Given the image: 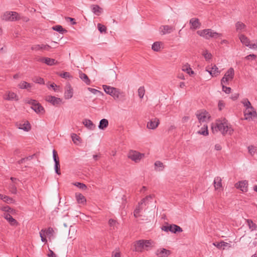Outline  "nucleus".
<instances>
[{
	"mask_svg": "<svg viewBox=\"0 0 257 257\" xmlns=\"http://www.w3.org/2000/svg\"><path fill=\"white\" fill-rule=\"evenodd\" d=\"M211 129L213 134L219 131L223 136L227 134L231 135L233 132L230 124L225 118L223 120H217L215 123L212 124Z\"/></svg>",
	"mask_w": 257,
	"mask_h": 257,
	"instance_id": "nucleus-1",
	"label": "nucleus"
},
{
	"mask_svg": "<svg viewBox=\"0 0 257 257\" xmlns=\"http://www.w3.org/2000/svg\"><path fill=\"white\" fill-rule=\"evenodd\" d=\"M241 103L243 104L246 109L244 112V115H248L246 117L245 119H248L250 117H255L256 116V113L254 109V108L251 106L249 101L247 98H244L241 101Z\"/></svg>",
	"mask_w": 257,
	"mask_h": 257,
	"instance_id": "nucleus-2",
	"label": "nucleus"
},
{
	"mask_svg": "<svg viewBox=\"0 0 257 257\" xmlns=\"http://www.w3.org/2000/svg\"><path fill=\"white\" fill-rule=\"evenodd\" d=\"M25 102L31 105V108L37 113H44L45 109L44 107L37 100L32 99L26 98L25 99Z\"/></svg>",
	"mask_w": 257,
	"mask_h": 257,
	"instance_id": "nucleus-3",
	"label": "nucleus"
},
{
	"mask_svg": "<svg viewBox=\"0 0 257 257\" xmlns=\"http://www.w3.org/2000/svg\"><path fill=\"white\" fill-rule=\"evenodd\" d=\"M197 33L199 36L205 38L206 39H209L211 38L216 39L222 36L221 34L214 32L210 29L198 31Z\"/></svg>",
	"mask_w": 257,
	"mask_h": 257,
	"instance_id": "nucleus-4",
	"label": "nucleus"
},
{
	"mask_svg": "<svg viewBox=\"0 0 257 257\" xmlns=\"http://www.w3.org/2000/svg\"><path fill=\"white\" fill-rule=\"evenodd\" d=\"M2 20L6 21H14L20 19V16L16 12H6L1 17Z\"/></svg>",
	"mask_w": 257,
	"mask_h": 257,
	"instance_id": "nucleus-5",
	"label": "nucleus"
},
{
	"mask_svg": "<svg viewBox=\"0 0 257 257\" xmlns=\"http://www.w3.org/2000/svg\"><path fill=\"white\" fill-rule=\"evenodd\" d=\"M153 198V195H148L145 198H143L141 201V202L139 203L138 206L136 207L134 212V215L136 218L142 216L141 215H140L141 211L143 209V207L141 206V205H142L143 204L146 205L147 203H148V201H149V199H152Z\"/></svg>",
	"mask_w": 257,
	"mask_h": 257,
	"instance_id": "nucleus-6",
	"label": "nucleus"
},
{
	"mask_svg": "<svg viewBox=\"0 0 257 257\" xmlns=\"http://www.w3.org/2000/svg\"><path fill=\"white\" fill-rule=\"evenodd\" d=\"M103 88L104 91L112 96L114 99H117L119 98L120 92L118 89L106 85H103Z\"/></svg>",
	"mask_w": 257,
	"mask_h": 257,
	"instance_id": "nucleus-7",
	"label": "nucleus"
},
{
	"mask_svg": "<svg viewBox=\"0 0 257 257\" xmlns=\"http://www.w3.org/2000/svg\"><path fill=\"white\" fill-rule=\"evenodd\" d=\"M234 75V69L230 68L224 74L221 80V84H228V81L233 79Z\"/></svg>",
	"mask_w": 257,
	"mask_h": 257,
	"instance_id": "nucleus-8",
	"label": "nucleus"
},
{
	"mask_svg": "<svg viewBox=\"0 0 257 257\" xmlns=\"http://www.w3.org/2000/svg\"><path fill=\"white\" fill-rule=\"evenodd\" d=\"M144 156V154L140 153L138 151L130 150L128 153L127 157L132 160L136 163L140 162L141 159Z\"/></svg>",
	"mask_w": 257,
	"mask_h": 257,
	"instance_id": "nucleus-9",
	"label": "nucleus"
},
{
	"mask_svg": "<svg viewBox=\"0 0 257 257\" xmlns=\"http://www.w3.org/2000/svg\"><path fill=\"white\" fill-rule=\"evenodd\" d=\"M162 230L167 232L170 231L174 233L177 232H181L183 231L182 228L176 224L163 226L162 227Z\"/></svg>",
	"mask_w": 257,
	"mask_h": 257,
	"instance_id": "nucleus-10",
	"label": "nucleus"
},
{
	"mask_svg": "<svg viewBox=\"0 0 257 257\" xmlns=\"http://www.w3.org/2000/svg\"><path fill=\"white\" fill-rule=\"evenodd\" d=\"M196 115L200 123L206 122L210 117L209 114L206 111H198Z\"/></svg>",
	"mask_w": 257,
	"mask_h": 257,
	"instance_id": "nucleus-11",
	"label": "nucleus"
},
{
	"mask_svg": "<svg viewBox=\"0 0 257 257\" xmlns=\"http://www.w3.org/2000/svg\"><path fill=\"white\" fill-rule=\"evenodd\" d=\"M206 71H207L212 77H216L220 74V71L218 70V67L215 65H211L206 68Z\"/></svg>",
	"mask_w": 257,
	"mask_h": 257,
	"instance_id": "nucleus-12",
	"label": "nucleus"
},
{
	"mask_svg": "<svg viewBox=\"0 0 257 257\" xmlns=\"http://www.w3.org/2000/svg\"><path fill=\"white\" fill-rule=\"evenodd\" d=\"M45 100L48 102H50L54 106H57V105L61 103L62 101V99L61 98L56 97L55 96L51 95L46 96Z\"/></svg>",
	"mask_w": 257,
	"mask_h": 257,
	"instance_id": "nucleus-13",
	"label": "nucleus"
},
{
	"mask_svg": "<svg viewBox=\"0 0 257 257\" xmlns=\"http://www.w3.org/2000/svg\"><path fill=\"white\" fill-rule=\"evenodd\" d=\"M160 32L161 35H164L166 34H170L175 30V28L173 26L169 25H163L160 27Z\"/></svg>",
	"mask_w": 257,
	"mask_h": 257,
	"instance_id": "nucleus-14",
	"label": "nucleus"
},
{
	"mask_svg": "<svg viewBox=\"0 0 257 257\" xmlns=\"http://www.w3.org/2000/svg\"><path fill=\"white\" fill-rule=\"evenodd\" d=\"M235 186L237 189H240L241 191L246 192L248 190V182L246 180L239 181L235 184Z\"/></svg>",
	"mask_w": 257,
	"mask_h": 257,
	"instance_id": "nucleus-15",
	"label": "nucleus"
},
{
	"mask_svg": "<svg viewBox=\"0 0 257 257\" xmlns=\"http://www.w3.org/2000/svg\"><path fill=\"white\" fill-rule=\"evenodd\" d=\"M39 61L42 63H44L48 66H53L59 63V62L54 59L48 57H42Z\"/></svg>",
	"mask_w": 257,
	"mask_h": 257,
	"instance_id": "nucleus-16",
	"label": "nucleus"
},
{
	"mask_svg": "<svg viewBox=\"0 0 257 257\" xmlns=\"http://www.w3.org/2000/svg\"><path fill=\"white\" fill-rule=\"evenodd\" d=\"M160 123L159 119L156 117L151 119L147 123V127L149 129L156 128Z\"/></svg>",
	"mask_w": 257,
	"mask_h": 257,
	"instance_id": "nucleus-17",
	"label": "nucleus"
},
{
	"mask_svg": "<svg viewBox=\"0 0 257 257\" xmlns=\"http://www.w3.org/2000/svg\"><path fill=\"white\" fill-rule=\"evenodd\" d=\"M4 99L10 101H18L19 100L18 95L15 93L11 91H8L6 92L4 96Z\"/></svg>",
	"mask_w": 257,
	"mask_h": 257,
	"instance_id": "nucleus-18",
	"label": "nucleus"
},
{
	"mask_svg": "<svg viewBox=\"0 0 257 257\" xmlns=\"http://www.w3.org/2000/svg\"><path fill=\"white\" fill-rule=\"evenodd\" d=\"M51 48V46L48 45H34L31 47V49L34 51L46 50L49 51Z\"/></svg>",
	"mask_w": 257,
	"mask_h": 257,
	"instance_id": "nucleus-19",
	"label": "nucleus"
},
{
	"mask_svg": "<svg viewBox=\"0 0 257 257\" xmlns=\"http://www.w3.org/2000/svg\"><path fill=\"white\" fill-rule=\"evenodd\" d=\"M143 242L144 239L139 240L135 242L134 243L135 249L134 250L137 252H142L143 249H144Z\"/></svg>",
	"mask_w": 257,
	"mask_h": 257,
	"instance_id": "nucleus-20",
	"label": "nucleus"
},
{
	"mask_svg": "<svg viewBox=\"0 0 257 257\" xmlns=\"http://www.w3.org/2000/svg\"><path fill=\"white\" fill-rule=\"evenodd\" d=\"M171 253V251L165 248L158 249L156 254L158 257H168Z\"/></svg>",
	"mask_w": 257,
	"mask_h": 257,
	"instance_id": "nucleus-21",
	"label": "nucleus"
},
{
	"mask_svg": "<svg viewBox=\"0 0 257 257\" xmlns=\"http://www.w3.org/2000/svg\"><path fill=\"white\" fill-rule=\"evenodd\" d=\"M190 24L191 25V29H197L200 27L201 23L199 22V20L197 18H192L189 21Z\"/></svg>",
	"mask_w": 257,
	"mask_h": 257,
	"instance_id": "nucleus-22",
	"label": "nucleus"
},
{
	"mask_svg": "<svg viewBox=\"0 0 257 257\" xmlns=\"http://www.w3.org/2000/svg\"><path fill=\"white\" fill-rule=\"evenodd\" d=\"M92 12L96 16L100 15L103 12V9L97 5H92L91 6Z\"/></svg>",
	"mask_w": 257,
	"mask_h": 257,
	"instance_id": "nucleus-23",
	"label": "nucleus"
},
{
	"mask_svg": "<svg viewBox=\"0 0 257 257\" xmlns=\"http://www.w3.org/2000/svg\"><path fill=\"white\" fill-rule=\"evenodd\" d=\"M4 217L11 225L17 226L18 225V221L15 219H14L10 214L5 213Z\"/></svg>",
	"mask_w": 257,
	"mask_h": 257,
	"instance_id": "nucleus-24",
	"label": "nucleus"
},
{
	"mask_svg": "<svg viewBox=\"0 0 257 257\" xmlns=\"http://www.w3.org/2000/svg\"><path fill=\"white\" fill-rule=\"evenodd\" d=\"M239 39L243 45L250 48V46H251V44L250 43V41L247 37L244 35L240 34L239 35Z\"/></svg>",
	"mask_w": 257,
	"mask_h": 257,
	"instance_id": "nucleus-25",
	"label": "nucleus"
},
{
	"mask_svg": "<svg viewBox=\"0 0 257 257\" xmlns=\"http://www.w3.org/2000/svg\"><path fill=\"white\" fill-rule=\"evenodd\" d=\"M73 95V89L70 86V85H68L67 86L66 90L64 93V97L66 99H70L72 97Z\"/></svg>",
	"mask_w": 257,
	"mask_h": 257,
	"instance_id": "nucleus-26",
	"label": "nucleus"
},
{
	"mask_svg": "<svg viewBox=\"0 0 257 257\" xmlns=\"http://www.w3.org/2000/svg\"><path fill=\"white\" fill-rule=\"evenodd\" d=\"M83 124L88 129L93 130L95 128V124L90 119H85L83 121Z\"/></svg>",
	"mask_w": 257,
	"mask_h": 257,
	"instance_id": "nucleus-27",
	"label": "nucleus"
},
{
	"mask_svg": "<svg viewBox=\"0 0 257 257\" xmlns=\"http://www.w3.org/2000/svg\"><path fill=\"white\" fill-rule=\"evenodd\" d=\"M214 186L215 190H217L222 187V180L220 177H216L214 180Z\"/></svg>",
	"mask_w": 257,
	"mask_h": 257,
	"instance_id": "nucleus-28",
	"label": "nucleus"
},
{
	"mask_svg": "<svg viewBox=\"0 0 257 257\" xmlns=\"http://www.w3.org/2000/svg\"><path fill=\"white\" fill-rule=\"evenodd\" d=\"M76 200L79 204H84L86 202L85 197L81 193H76Z\"/></svg>",
	"mask_w": 257,
	"mask_h": 257,
	"instance_id": "nucleus-29",
	"label": "nucleus"
},
{
	"mask_svg": "<svg viewBox=\"0 0 257 257\" xmlns=\"http://www.w3.org/2000/svg\"><path fill=\"white\" fill-rule=\"evenodd\" d=\"M18 86L21 89H26L29 90L32 88L33 84H31L24 81L20 82Z\"/></svg>",
	"mask_w": 257,
	"mask_h": 257,
	"instance_id": "nucleus-30",
	"label": "nucleus"
},
{
	"mask_svg": "<svg viewBox=\"0 0 257 257\" xmlns=\"http://www.w3.org/2000/svg\"><path fill=\"white\" fill-rule=\"evenodd\" d=\"M17 125L19 129L23 130L25 131L28 132L31 129V125L28 121H27V123H20Z\"/></svg>",
	"mask_w": 257,
	"mask_h": 257,
	"instance_id": "nucleus-31",
	"label": "nucleus"
},
{
	"mask_svg": "<svg viewBox=\"0 0 257 257\" xmlns=\"http://www.w3.org/2000/svg\"><path fill=\"white\" fill-rule=\"evenodd\" d=\"M108 125V121L107 119L103 118L100 120L98 125V128L100 130H104Z\"/></svg>",
	"mask_w": 257,
	"mask_h": 257,
	"instance_id": "nucleus-32",
	"label": "nucleus"
},
{
	"mask_svg": "<svg viewBox=\"0 0 257 257\" xmlns=\"http://www.w3.org/2000/svg\"><path fill=\"white\" fill-rule=\"evenodd\" d=\"M80 78L87 85L90 84V80L85 73H82L81 71L79 72Z\"/></svg>",
	"mask_w": 257,
	"mask_h": 257,
	"instance_id": "nucleus-33",
	"label": "nucleus"
},
{
	"mask_svg": "<svg viewBox=\"0 0 257 257\" xmlns=\"http://www.w3.org/2000/svg\"><path fill=\"white\" fill-rule=\"evenodd\" d=\"M162 43L161 42H156L153 43L152 46V49L156 52H159L161 50V46L162 45Z\"/></svg>",
	"mask_w": 257,
	"mask_h": 257,
	"instance_id": "nucleus-34",
	"label": "nucleus"
},
{
	"mask_svg": "<svg viewBox=\"0 0 257 257\" xmlns=\"http://www.w3.org/2000/svg\"><path fill=\"white\" fill-rule=\"evenodd\" d=\"M245 27L246 26L241 22H237L235 24V28L237 32L243 30L245 29Z\"/></svg>",
	"mask_w": 257,
	"mask_h": 257,
	"instance_id": "nucleus-35",
	"label": "nucleus"
},
{
	"mask_svg": "<svg viewBox=\"0 0 257 257\" xmlns=\"http://www.w3.org/2000/svg\"><path fill=\"white\" fill-rule=\"evenodd\" d=\"M208 127L207 125H204L203 127L198 131V133L200 135L206 136L208 135Z\"/></svg>",
	"mask_w": 257,
	"mask_h": 257,
	"instance_id": "nucleus-36",
	"label": "nucleus"
},
{
	"mask_svg": "<svg viewBox=\"0 0 257 257\" xmlns=\"http://www.w3.org/2000/svg\"><path fill=\"white\" fill-rule=\"evenodd\" d=\"M52 29L57 31L58 32L61 34H63L64 33H65L67 32V30L63 29V27L60 25H56L55 26H54Z\"/></svg>",
	"mask_w": 257,
	"mask_h": 257,
	"instance_id": "nucleus-37",
	"label": "nucleus"
},
{
	"mask_svg": "<svg viewBox=\"0 0 257 257\" xmlns=\"http://www.w3.org/2000/svg\"><path fill=\"white\" fill-rule=\"evenodd\" d=\"M182 70L186 71L189 75L193 74L194 71L192 70V69L188 65H185L183 67Z\"/></svg>",
	"mask_w": 257,
	"mask_h": 257,
	"instance_id": "nucleus-38",
	"label": "nucleus"
},
{
	"mask_svg": "<svg viewBox=\"0 0 257 257\" xmlns=\"http://www.w3.org/2000/svg\"><path fill=\"white\" fill-rule=\"evenodd\" d=\"M138 95L140 98H143L145 93V89L144 86L140 87L138 90Z\"/></svg>",
	"mask_w": 257,
	"mask_h": 257,
	"instance_id": "nucleus-39",
	"label": "nucleus"
},
{
	"mask_svg": "<svg viewBox=\"0 0 257 257\" xmlns=\"http://www.w3.org/2000/svg\"><path fill=\"white\" fill-rule=\"evenodd\" d=\"M54 168H55V171L56 173L59 175H60L61 174L60 165L59 162H57L56 161V162H55Z\"/></svg>",
	"mask_w": 257,
	"mask_h": 257,
	"instance_id": "nucleus-40",
	"label": "nucleus"
},
{
	"mask_svg": "<svg viewBox=\"0 0 257 257\" xmlns=\"http://www.w3.org/2000/svg\"><path fill=\"white\" fill-rule=\"evenodd\" d=\"M153 242L151 240H144V249L148 250V248L150 247Z\"/></svg>",
	"mask_w": 257,
	"mask_h": 257,
	"instance_id": "nucleus-41",
	"label": "nucleus"
},
{
	"mask_svg": "<svg viewBox=\"0 0 257 257\" xmlns=\"http://www.w3.org/2000/svg\"><path fill=\"white\" fill-rule=\"evenodd\" d=\"M33 80L34 82L40 84H44L45 83L44 79L40 77H35L33 79Z\"/></svg>",
	"mask_w": 257,
	"mask_h": 257,
	"instance_id": "nucleus-42",
	"label": "nucleus"
},
{
	"mask_svg": "<svg viewBox=\"0 0 257 257\" xmlns=\"http://www.w3.org/2000/svg\"><path fill=\"white\" fill-rule=\"evenodd\" d=\"M97 28L100 33H105L106 32V27L104 25L99 23L97 24Z\"/></svg>",
	"mask_w": 257,
	"mask_h": 257,
	"instance_id": "nucleus-43",
	"label": "nucleus"
},
{
	"mask_svg": "<svg viewBox=\"0 0 257 257\" xmlns=\"http://www.w3.org/2000/svg\"><path fill=\"white\" fill-rule=\"evenodd\" d=\"M202 55L204 56V57L206 61L211 59L212 58L211 54L210 53H208L207 50H205V51H204Z\"/></svg>",
	"mask_w": 257,
	"mask_h": 257,
	"instance_id": "nucleus-44",
	"label": "nucleus"
},
{
	"mask_svg": "<svg viewBox=\"0 0 257 257\" xmlns=\"http://www.w3.org/2000/svg\"><path fill=\"white\" fill-rule=\"evenodd\" d=\"M45 231H46V229H43L40 232V236L41 237V240H42V241L45 242L47 241L46 238L45 237H44Z\"/></svg>",
	"mask_w": 257,
	"mask_h": 257,
	"instance_id": "nucleus-45",
	"label": "nucleus"
},
{
	"mask_svg": "<svg viewBox=\"0 0 257 257\" xmlns=\"http://www.w3.org/2000/svg\"><path fill=\"white\" fill-rule=\"evenodd\" d=\"M155 166L156 167L161 168V169H159L158 170L159 171H162L164 168L163 163H162L161 162L159 161H157L155 163Z\"/></svg>",
	"mask_w": 257,
	"mask_h": 257,
	"instance_id": "nucleus-46",
	"label": "nucleus"
},
{
	"mask_svg": "<svg viewBox=\"0 0 257 257\" xmlns=\"http://www.w3.org/2000/svg\"><path fill=\"white\" fill-rule=\"evenodd\" d=\"M248 150V153L252 156L254 155L256 149L253 146H249L247 148Z\"/></svg>",
	"mask_w": 257,
	"mask_h": 257,
	"instance_id": "nucleus-47",
	"label": "nucleus"
},
{
	"mask_svg": "<svg viewBox=\"0 0 257 257\" xmlns=\"http://www.w3.org/2000/svg\"><path fill=\"white\" fill-rule=\"evenodd\" d=\"M54 230L52 227H49L47 229H46L45 234L48 236L51 237L53 235Z\"/></svg>",
	"mask_w": 257,
	"mask_h": 257,
	"instance_id": "nucleus-48",
	"label": "nucleus"
},
{
	"mask_svg": "<svg viewBox=\"0 0 257 257\" xmlns=\"http://www.w3.org/2000/svg\"><path fill=\"white\" fill-rule=\"evenodd\" d=\"M74 185L75 186H77V187L79 188L80 189H81L83 190H85L87 188V186H86V185H85L84 184L82 183L76 182L74 184Z\"/></svg>",
	"mask_w": 257,
	"mask_h": 257,
	"instance_id": "nucleus-49",
	"label": "nucleus"
},
{
	"mask_svg": "<svg viewBox=\"0 0 257 257\" xmlns=\"http://www.w3.org/2000/svg\"><path fill=\"white\" fill-rule=\"evenodd\" d=\"M247 222L250 228H251L252 230L255 229L256 225L251 220L248 219Z\"/></svg>",
	"mask_w": 257,
	"mask_h": 257,
	"instance_id": "nucleus-50",
	"label": "nucleus"
},
{
	"mask_svg": "<svg viewBox=\"0 0 257 257\" xmlns=\"http://www.w3.org/2000/svg\"><path fill=\"white\" fill-rule=\"evenodd\" d=\"M225 84H221L222 87V91L225 92L226 93L229 94L231 92V89L230 87L225 86L224 85Z\"/></svg>",
	"mask_w": 257,
	"mask_h": 257,
	"instance_id": "nucleus-51",
	"label": "nucleus"
},
{
	"mask_svg": "<svg viewBox=\"0 0 257 257\" xmlns=\"http://www.w3.org/2000/svg\"><path fill=\"white\" fill-rule=\"evenodd\" d=\"M10 191L13 194H16L17 189V187L16 186V185L15 184H10Z\"/></svg>",
	"mask_w": 257,
	"mask_h": 257,
	"instance_id": "nucleus-52",
	"label": "nucleus"
},
{
	"mask_svg": "<svg viewBox=\"0 0 257 257\" xmlns=\"http://www.w3.org/2000/svg\"><path fill=\"white\" fill-rule=\"evenodd\" d=\"M4 199L3 200L7 203H12L14 201L12 198H11L6 195L5 196V197H4Z\"/></svg>",
	"mask_w": 257,
	"mask_h": 257,
	"instance_id": "nucleus-53",
	"label": "nucleus"
},
{
	"mask_svg": "<svg viewBox=\"0 0 257 257\" xmlns=\"http://www.w3.org/2000/svg\"><path fill=\"white\" fill-rule=\"evenodd\" d=\"M72 140L74 143H76V141H79L80 138L76 134H73L71 136Z\"/></svg>",
	"mask_w": 257,
	"mask_h": 257,
	"instance_id": "nucleus-54",
	"label": "nucleus"
},
{
	"mask_svg": "<svg viewBox=\"0 0 257 257\" xmlns=\"http://www.w3.org/2000/svg\"><path fill=\"white\" fill-rule=\"evenodd\" d=\"M53 158L54 162H56V161L57 162H59V159L57 153L55 150H53Z\"/></svg>",
	"mask_w": 257,
	"mask_h": 257,
	"instance_id": "nucleus-55",
	"label": "nucleus"
},
{
	"mask_svg": "<svg viewBox=\"0 0 257 257\" xmlns=\"http://www.w3.org/2000/svg\"><path fill=\"white\" fill-rule=\"evenodd\" d=\"M108 224L111 227H113V228L114 229V227L115 226L117 222L116 220L113 219H110L108 221Z\"/></svg>",
	"mask_w": 257,
	"mask_h": 257,
	"instance_id": "nucleus-56",
	"label": "nucleus"
},
{
	"mask_svg": "<svg viewBox=\"0 0 257 257\" xmlns=\"http://www.w3.org/2000/svg\"><path fill=\"white\" fill-rule=\"evenodd\" d=\"M59 75L62 78H66V79L71 77L70 73L67 72H65L63 73H60Z\"/></svg>",
	"mask_w": 257,
	"mask_h": 257,
	"instance_id": "nucleus-57",
	"label": "nucleus"
},
{
	"mask_svg": "<svg viewBox=\"0 0 257 257\" xmlns=\"http://www.w3.org/2000/svg\"><path fill=\"white\" fill-rule=\"evenodd\" d=\"M88 89L92 93L96 94L97 93H100L101 92L97 89L92 88H88Z\"/></svg>",
	"mask_w": 257,
	"mask_h": 257,
	"instance_id": "nucleus-58",
	"label": "nucleus"
},
{
	"mask_svg": "<svg viewBox=\"0 0 257 257\" xmlns=\"http://www.w3.org/2000/svg\"><path fill=\"white\" fill-rule=\"evenodd\" d=\"M2 210L3 211H7V212H12L13 209H12L10 207H9V206H4L3 208H2Z\"/></svg>",
	"mask_w": 257,
	"mask_h": 257,
	"instance_id": "nucleus-59",
	"label": "nucleus"
},
{
	"mask_svg": "<svg viewBox=\"0 0 257 257\" xmlns=\"http://www.w3.org/2000/svg\"><path fill=\"white\" fill-rule=\"evenodd\" d=\"M224 107V104L222 101H219L218 102V108L220 110H221L223 107Z\"/></svg>",
	"mask_w": 257,
	"mask_h": 257,
	"instance_id": "nucleus-60",
	"label": "nucleus"
},
{
	"mask_svg": "<svg viewBox=\"0 0 257 257\" xmlns=\"http://www.w3.org/2000/svg\"><path fill=\"white\" fill-rule=\"evenodd\" d=\"M256 55H254V54H249V55L246 56L245 57V58L246 59H247V60H248V59H249L250 58H251L254 59L256 58Z\"/></svg>",
	"mask_w": 257,
	"mask_h": 257,
	"instance_id": "nucleus-61",
	"label": "nucleus"
},
{
	"mask_svg": "<svg viewBox=\"0 0 257 257\" xmlns=\"http://www.w3.org/2000/svg\"><path fill=\"white\" fill-rule=\"evenodd\" d=\"M239 97V94L238 93H234L231 95V99L233 100H236Z\"/></svg>",
	"mask_w": 257,
	"mask_h": 257,
	"instance_id": "nucleus-62",
	"label": "nucleus"
},
{
	"mask_svg": "<svg viewBox=\"0 0 257 257\" xmlns=\"http://www.w3.org/2000/svg\"><path fill=\"white\" fill-rule=\"evenodd\" d=\"M250 49H255L257 48V41H256L255 43L254 44H251V46H250Z\"/></svg>",
	"mask_w": 257,
	"mask_h": 257,
	"instance_id": "nucleus-63",
	"label": "nucleus"
},
{
	"mask_svg": "<svg viewBox=\"0 0 257 257\" xmlns=\"http://www.w3.org/2000/svg\"><path fill=\"white\" fill-rule=\"evenodd\" d=\"M48 256L49 257H56V254L52 250H50V253L48 254Z\"/></svg>",
	"mask_w": 257,
	"mask_h": 257,
	"instance_id": "nucleus-64",
	"label": "nucleus"
}]
</instances>
